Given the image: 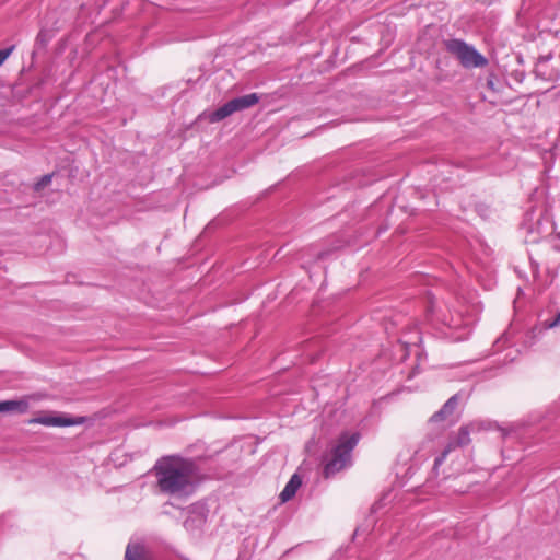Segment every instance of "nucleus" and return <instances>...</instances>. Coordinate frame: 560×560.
Here are the masks:
<instances>
[{
  "mask_svg": "<svg viewBox=\"0 0 560 560\" xmlns=\"http://www.w3.org/2000/svg\"><path fill=\"white\" fill-rule=\"evenodd\" d=\"M125 560H151V558L144 546L130 544L127 546Z\"/></svg>",
  "mask_w": 560,
  "mask_h": 560,
  "instance_id": "obj_12",
  "label": "nucleus"
},
{
  "mask_svg": "<svg viewBox=\"0 0 560 560\" xmlns=\"http://www.w3.org/2000/svg\"><path fill=\"white\" fill-rule=\"evenodd\" d=\"M420 340L419 331L412 329L390 345V349H387V361L393 362L392 377L399 374L410 380L418 373L421 358Z\"/></svg>",
  "mask_w": 560,
  "mask_h": 560,
  "instance_id": "obj_2",
  "label": "nucleus"
},
{
  "mask_svg": "<svg viewBox=\"0 0 560 560\" xmlns=\"http://www.w3.org/2000/svg\"><path fill=\"white\" fill-rule=\"evenodd\" d=\"M471 430H474V424L460 427L457 435L451 439L447 444H453V450L468 445L471 441Z\"/></svg>",
  "mask_w": 560,
  "mask_h": 560,
  "instance_id": "obj_11",
  "label": "nucleus"
},
{
  "mask_svg": "<svg viewBox=\"0 0 560 560\" xmlns=\"http://www.w3.org/2000/svg\"><path fill=\"white\" fill-rule=\"evenodd\" d=\"M259 101V97L256 93H250L247 95H243L241 97H236L230 101L234 113L240 112L246 108H249L257 104Z\"/></svg>",
  "mask_w": 560,
  "mask_h": 560,
  "instance_id": "obj_10",
  "label": "nucleus"
},
{
  "mask_svg": "<svg viewBox=\"0 0 560 560\" xmlns=\"http://www.w3.org/2000/svg\"><path fill=\"white\" fill-rule=\"evenodd\" d=\"M153 470L158 487L168 494H188L199 479L195 464L178 456L161 458Z\"/></svg>",
  "mask_w": 560,
  "mask_h": 560,
  "instance_id": "obj_1",
  "label": "nucleus"
},
{
  "mask_svg": "<svg viewBox=\"0 0 560 560\" xmlns=\"http://www.w3.org/2000/svg\"><path fill=\"white\" fill-rule=\"evenodd\" d=\"M359 441L358 434L345 433L339 438L337 446L332 450L331 458L324 467V475L328 478L343 469L350 462V454Z\"/></svg>",
  "mask_w": 560,
  "mask_h": 560,
  "instance_id": "obj_3",
  "label": "nucleus"
},
{
  "mask_svg": "<svg viewBox=\"0 0 560 560\" xmlns=\"http://www.w3.org/2000/svg\"><path fill=\"white\" fill-rule=\"evenodd\" d=\"M460 400V394H455L450 397L445 404L435 411L429 419V423L439 424L448 422V424H453L455 422L454 412L457 409Z\"/></svg>",
  "mask_w": 560,
  "mask_h": 560,
  "instance_id": "obj_6",
  "label": "nucleus"
},
{
  "mask_svg": "<svg viewBox=\"0 0 560 560\" xmlns=\"http://www.w3.org/2000/svg\"><path fill=\"white\" fill-rule=\"evenodd\" d=\"M232 114H234V110L229 101L223 106H221L218 109H215L214 112H212L209 115L208 119L211 124H214V122H219V121L223 120L224 118L231 116Z\"/></svg>",
  "mask_w": 560,
  "mask_h": 560,
  "instance_id": "obj_14",
  "label": "nucleus"
},
{
  "mask_svg": "<svg viewBox=\"0 0 560 560\" xmlns=\"http://www.w3.org/2000/svg\"><path fill=\"white\" fill-rule=\"evenodd\" d=\"M51 180V176L50 175H45L40 178V180H38L36 184H35V190H40L43 189L45 186H47Z\"/></svg>",
  "mask_w": 560,
  "mask_h": 560,
  "instance_id": "obj_17",
  "label": "nucleus"
},
{
  "mask_svg": "<svg viewBox=\"0 0 560 560\" xmlns=\"http://www.w3.org/2000/svg\"><path fill=\"white\" fill-rule=\"evenodd\" d=\"M0 412H3V409H2V401H0Z\"/></svg>",
  "mask_w": 560,
  "mask_h": 560,
  "instance_id": "obj_20",
  "label": "nucleus"
},
{
  "mask_svg": "<svg viewBox=\"0 0 560 560\" xmlns=\"http://www.w3.org/2000/svg\"><path fill=\"white\" fill-rule=\"evenodd\" d=\"M32 398H35V396H25L16 400H4L2 401L3 412L26 413L30 409L28 401Z\"/></svg>",
  "mask_w": 560,
  "mask_h": 560,
  "instance_id": "obj_9",
  "label": "nucleus"
},
{
  "mask_svg": "<svg viewBox=\"0 0 560 560\" xmlns=\"http://www.w3.org/2000/svg\"><path fill=\"white\" fill-rule=\"evenodd\" d=\"M445 325H447L450 328L457 329L460 328L462 326L467 327L468 323H462V319L459 317L455 318L454 316H452L450 322H445Z\"/></svg>",
  "mask_w": 560,
  "mask_h": 560,
  "instance_id": "obj_16",
  "label": "nucleus"
},
{
  "mask_svg": "<svg viewBox=\"0 0 560 560\" xmlns=\"http://www.w3.org/2000/svg\"><path fill=\"white\" fill-rule=\"evenodd\" d=\"M302 485V480L301 478L299 477V475L294 474L291 479L289 480V482L287 483V486L284 487V489L281 491L280 493V499L282 502H287L289 500H291L298 489L301 487Z\"/></svg>",
  "mask_w": 560,
  "mask_h": 560,
  "instance_id": "obj_13",
  "label": "nucleus"
},
{
  "mask_svg": "<svg viewBox=\"0 0 560 560\" xmlns=\"http://www.w3.org/2000/svg\"><path fill=\"white\" fill-rule=\"evenodd\" d=\"M552 57L553 54L551 51L538 57L534 70L537 78L544 81H556L559 78V71L552 67H549V61L552 59Z\"/></svg>",
  "mask_w": 560,
  "mask_h": 560,
  "instance_id": "obj_7",
  "label": "nucleus"
},
{
  "mask_svg": "<svg viewBox=\"0 0 560 560\" xmlns=\"http://www.w3.org/2000/svg\"><path fill=\"white\" fill-rule=\"evenodd\" d=\"M560 324V312L556 315V317L549 323L548 327L553 328Z\"/></svg>",
  "mask_w": 560,
  "mask_h": 560,
  "instance_id": "obj_19",
  "label": "nucleus"
},
{
  "mask_svg": "<svg viewBox=\"0 0 560 560\" xmlns=\"http://www.w3.org/2000/svg\"><path fill=\"white\" fill-rule=\"evenodd\" d=\"M11 51H12V48L0 50V66L7 60V58L10 56Z\"/></svg>",
  "mask_w": 560,
  "mask_h": 560,
  "instance_id": "obj_18",
  "label": "nucleus"
},
{
  "mask_svg": "<svg viewBox=\"0 0 560 560\" xmlns=\"http://www.w3.org/2000/svg\"><path fill=\"white\" fill-rule=\"evenodd\" d=\"M411 455L412 452L410 450H407L405 454H399L396 464L397 475L404 474V476H410L413 474V468L418 465V463H413L416 458Z\"/></svg>",
  "mask_w": 560,
  "mask_h": 560,
  "instance_id": "obj_8",
  "label": "nucleus"
},
{
  "mask_svg": "<svg viewBox=\"0 0 560 560\" xmlns=\"http://www.w3.org/2000/svg\"><path fill=\"white\" fill-rule=\"evenodd\" d=\"M86 421L84 417H71L66 413L52 412L40 415L28 420V424H42L45 427H73L83 424Z\"/></svg>",
  "mask_w": 560,
  "mask_h": 560,
  "instance_id": "obj_5",
  "label": "nucleus"
},
{
  "mask_svg": "<svg viewBox=\"0 0 560 560\" xmlns=\"http://www.w3.org/2000/svg\"><path fill=\"white\" fill-rule=\"evenodd\" d=\"M445 47L448 52L457 57L464 68H481L488 63L485 56L463 39H450L445 43Z\"/></svg>",
  "mask_w": 560,
  "mask_h": 560,
  "instance_id": "obj_4",
  "label": "nucleus"
},
{
  "mask_svg": "<svg viewBox=\"0 0 560 560\" xmlns=\"http://www.w3.org/2000/svg\"><path fill=\"white\" fill-rule=\"evenodd\" d=\"M452 451H453V444H447L445 446V448L443 450V452L441 453V455L435 458L434 466L436 467V466L441 465Z\"/></svg>",
  "mask_w": 560,
  "mask_h": 560,
  "instance_id": "obj_15",
  "label": "nucleus"
}]
</instances>
